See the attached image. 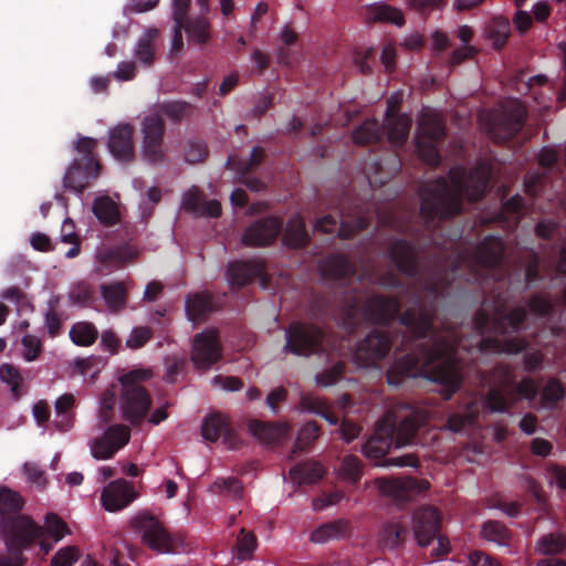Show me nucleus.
<instances>
[{
	"label": "nucleus",
	"mask_w": 566,
	"mask_h": 566,
	"mask_svg": "<svg viewBox=\"0 0 566 566\" xmlns=\"http://www.w3.org/2000/svg\"><path fill=\"white\" fill-rule=\"evenodd\" d=\"M489 178L490 168L485 164L470 171L451 169L449 180H434L423 187L420 214L428 223L458 214L463 197L469 201H478L483 197Z\"/></svg>",
	"instance_id": "obj_1"
},
{
	"label": "nucleus",
	"mask_w": 566,
	"mask_h": 566,
	"mask_svg": "<svg viewBox=\"0 0 566 566\" xmlns=\"http://www.w3.org/2000/svg\"><path fill=\"white\" fill-rule=\"evenodd\" d=\"M459 343L458 333L447 328L432 336L430 348H422L420 357L407 356L405 364L411 376L418 374L443 386L441 395L444 400L460 388L462 381L461 367L454 357Z\"/></svg>",
	"instance_id": "obj_2"
},
{
	"label": "nucleus",
	"mask_w": 566,
	"mask_h": 566,
	"mask_svg": "<svg viewBox=\"0 0 566 566\" xmlns=\"http://www.w3.org/2000/svg\"><path fill=\"white\" fill-rule=\"evenodd\" d=\"M24 500L19 492L0 486V535L7 547V553L0 555V566H23L28 549L43 531L33 520L20 514Z\"/></svg>",
	"instance_id": "obj_3"
},
{
	"label": "nucleus",
	"mask_w": 566,
	"mask_h": 566,
	"mask_svg": "<svg viewBox=\"0 0 566 566\" xmlns=\"http://www.w3.org/2000/svg\"><path fill=\"white\" fill-rule=\"evenodd\" d=\"M97 140L92 137H80L74 149L81 155L70 164L63 177L65 189L83 193L99 175L102 166L96 155Z\"/></svg>",
	"instance_id": "obj_4"
},
{
	"label": "nucleus",
	"mask_w": 566,
	"mask_h": 566,
	"mask_svg": "<svg viewBox=\"0 0 566 566\" xmlns=\"http://www.w3.org/2000/svg\"><path fill=\"white\" fill-rule=\"evenodd\" d=\"M147 375L143 370H132L119 377L120 410L123 418L133 426L140 424L151 407V397L142 385Z\"/></svg>",
	"instance_id": "obj_5"
},
{
	"label": "nucleus",
	"mask_w": 566,
	"mask_h": 566,
	"mask_svg": "<svg viewBox=\"0 0 566 566\" xmlns=\"http://www.w3.org/2000/svg\"><path fill=\"white\" fill-rule=\"evenodd\" d=\"M526 108L517 99L507 101L493 111L480 116L482 125L489 136L496 143L507 140L515 136L523 127L526 118Z\"/></svg>",
	"instance_id": "obj_6"
},
{
	"label": "nucleus",
	"mask_w": 566,
	"mask_h": 566,
	"mask_svg": "<svg viewBox=\"0 0 566 566\" xmlns=\"http://www.w3.org/2000/svg\"><path fill=\"white\" fill-rule=\"evenodd\" d=\"M426 420L423 411L400 405L388 410L379 421L384 427L388 426L395 448L399 449L413 443L419 428Z\"/></svg>",
	"instance_id": "obj_7"
},
{
	"label": "nucleus",
	"mask_w": 566,
	"mask_h": 566,
	"mask_svg": "<svg viewBox=\"0 0 566 566\" xmlns=\"http://www.w3.org/2000/svg\"><path fill=\"white\" fill-rule=\"evenodd\" d=\"M446 136V123L434 111L426 109L419 117L416 129V144L418 154L430 166H437L440 156L438 144Z\"/></svg>",
	"instance_id": "obj_8"
},
{
	"label": "nucleus",
	"mask_w": 566,
	"mask_h": 566,
	"mask_svg": "<svg viewBox=\"0 0 566 566\" xmlns=\"http://www.w3.org/2000/svg\"><path fill=\"white\" fill-rule=\"evenodd\" d=\"M525 317L526 311L523 307L506 313L503 304H491L489 301H484L475 315L474 326L481 334L494 332L505 335L516 332Z\"/></svg>",
	"instance_id": "obj_9"
},
{
	"label": "nucleus",
	"mask_w": 566,
	"mask_h": 566,
	"mask_svg": "<svg viewBox=\"0 0 566 566\" xmlns=\"http://www.w3.org/2000/svg\"><path fill=\"white\" fill-rule=\"evenodd\" d=\"M142 145L140 156L149 165H161L167 160L164 144L166 124L158 113H150L140 123Z\"/></svg>",
	"instance_id": "obj_10"
},
{
	"label": "nucleus",
	"mask_w": 566,
	"mask_h": 566,
	"mask_svg": "<svg viewBox=\"0 0 566 566\" xmlns=\"http://www.w3.org/2000/svg\"><path fill=\"white\" fill-rule=\"evenodd\" d=\"M325 332L313 323L293 322L286 329L285 353L310 356L324 353Z\"/></svg>",
	"instance_id": "obj_11"
},
{
	"label": "nucleus",
	"mask_w": 566,
	"mask_h": 566,
	"mask_svg": "<svg viewBox=\"0 0 566 566\" xmlns=\"http://www.w3.org/2000/svg\"><path fill=\"white\" fill-rule=\"evenodd\" d=\"M490 384L492 387L485 399V406L491 411H507L516 401L513 369L505 365L494 367Z\"/></svg>",
	"instance_id": "obj_12"
},
{
	"label": "nucleus",
	"mask_w": 566,
	"mask_h": 566,
	"mask_svg": "<svg viewBox=\"0 0 566 566\" xmlns=\"http://www.w3.org/2000/svg\"><path fill=\"white\" fill-rule=\"evenodd\" d=\"M133 528L140 533L142 543L158 553H172L175 539L163 523L149 512H140L132 520Z\"/></svg>",
	"instance_id": "obj_13"
},
{
	"label": "nucleus",
	"mask_w": 566,
	"mask_h": 566,
	"mask_svg": "<svg viewBox=\"0 0 566 566\" xmlns=\"http://www.w3.org/2000/svg\"><path fill=\"white\" fill-rule=\"evenodd\" d=\"M384 496L391 497L397 502L409 501L416 495L426 492L430 484L427 480H418L412 476L402 478H377L369 482Z\"/></svg>",
	"instance_id": "obj_14"
},
{
	"label": "nucleus",
	"mask_w": 566,
	"mask_h": 566,
	"mask_svg": "<svg viewBox=\"0 0 566 566\" xmlns=\"http://www.w3.org/2000/svg\"><path fill=\"white\" fill-rule=\"evenodd\" d=\"M222 357V348L217 329L207 328L193 336L191 360L197 368L209 369Z\"/></svg>",
	"instance_id": "obj_15"
},
{
	"label": "nucleus",
	"mask_w": 566,
	"mask_h": 566,
	"mask_svg": "<svg viewBox=\"0 0 566 566\" xmlns=\"http://www.w3.org/2000/svg\"><path fill=\"white\" fill-rule=\"evenodd\" d=\"M282 231L283 220L280 217H263L243 231L241 242L245 247H268L276 241Z\"/></svg>",
	"instance_id": "obj_16"
},
{
	"label": "nucleus",
	"mask_w": 566,
	"mask_h": 566,
	"mask_svg": "<svg viewBox=\"0 0 566 566\" xmlns=\"http://www.w3.org/2000/svg\"><path fill=\"white\" fill-rule=\"evenodd\" d=\"M107 147L112 156L122 163H130L135 158L134 127L123 123L111 128Z\"/></svg>",
	"instance_id": "obj_17"
},
{
	"label": "nucleus",
	"mask_w": 566,
	"mask_h": 566,
	"mask_svg": "<svg viewBox=\"0 0 566 566\" xmlns=\"http://www.w3.org/2000/svg\"><path fill=\"white\" fill-rule=\"evenodd\" d=\"M201 434L205 440L210 442L222 439L223 444L229 449H237L240 444V439L232 429L229 419L221 413L210 415L203 420Z\"/></svg>",
	"instance_id": "obj_18"
},
{
	"label": "nucleus",
	"mask_w": 566,
	"mask_h": 566,
	"mask_svg": "<svg viewBox=\"0 0 566 566\" xmlns=\"http://www.w3.org/2000/svg\"><path fill=\"white\" fill-rule=\"evenodd\" d=\"M441 526V517L437 509L423 506L413 514V533L417 543L426 547L432 543Z\"/></svg>",
	"instance_id": "obj_19"
},
{
	"label": "nucleus",
	"mask_w": 566,
	"mask_h": 566,
	"mask_svg": "<svg viewBox=\"0 0 566 566\" xmlns=\"http://www.w3.org/2000/svg\"><path fill=\"white\" fill-rule=\"evenodd\" d=\"M136 497L134 485L124 479H118L103 489L101 502L106 511L117 512L128 506Z\"/></svg>",
	"instance_id": "obj_20"
},
{
	"label": "nucleus",
	"mask_w": 566,
	"mask_h": 566,
	"mask_svg": "<svg viewBox=\"0 0 566 566\" xmlns=\"http://www.w3.org/2000/svg\"><path fill=\"white\" fill-rule=\"evenodd\" d=\"M503 251L504 247L502 241L497 238L489 237L480 243L474 255L463 253L460 258L469 268H473L475 264L491 268L495 266L501 261Z\"/></svg>",
	"instance_id": "obj_21"
},
{
	"label": "nucleus",
	"mask_w": 566,
	"mask_h": 566,
	"mask_svg": "<svg viewBox=\"0 0 566 566\" xmlns=\"http://www.w3.org/2000/svg\"><path fill=\"white\" fill-rule=\"evenodd\" d=\"M264 265L258 260L234 261L227 270L229 283L232 287H243L255 277L262 275Z\"/></svg>",
	"instance_id": "obj_22"
},
{
	"label": "nucleus",
	"mask_w": 566,
	"mask_h": 566,
	"mask_svg": "<svg viewBox=\"0 0 566 566\" xmlns=\"http://www.w3.org/2000/svg\"><path fill=\"white\" fill-rule=\"evenodd\" d=\"M400 308L399 301L386 296H373L365 306V315L376 323H387L392 319Z\"/></svg>",
	"instance_id": "obj_23"
},
{
	"label": "nucleus",
	"mask_w": 566,
	"mask_h": 566,
	"mask_svg": "<svg viewBox=\"0 0 566 566\" xmlns=\"http://www.w3.org/2000/svg\"><path fill=\"white\" fill-rule=\"evenodd\" d=\"M392 446L394 437L389 436L388 426L384 427L378 420L373 436L363 446V453L369 459L378 460L385 457Z\"/></svg>",
	"instance_id": "obj_24"
},
{
	"label": "nucleus",
	"mask_w": 566,
	"mask_h": 566,
	"mask_svg": "<svg viewBox=\"0 0 566 566\" xmlns=\"http://www.w3.org/2000/svg\"><path fill=\"white\" fill-rule=\"evenodd\" d=\"M361 14L367 23H394L397 27L405 24V17L401 10L382 2L364 7Z\"/></svg>",
	"instance_id": "obj_25"
},
{
	"label": "nucleus",
	"mask_w": 566,
	"mask_h": 566,
	"mask_svg": "<svg viewBox=\"0 0 566 566\" xmlns=\"http://www.w3.org/2000/svg\"><path fill=\"white\" fill-rule=\"evenodd\" d=\"M214 311H217V305L208 292H198L187 297L186 314L191 322L200 323Z\"/></svg>",
	"instance_id": "obj_26"
},
{
	"label": "nucleus",
	"mask_w": 566,
	"mask_h": 566,
	"mask_svg": "<svg viewBox=\"0 0 566 566\" xmlns=\"http://www.w3.org/2000/svg\"><path fill=\"white\" fill-rule=\"evenodd\" d=\"M325 473L324 467L314 460L298 462L290 469V478L297 485L315 484L324 478Z\"/></svg>",
	"instance_id": "obj_27"
},
{
	"label": "nucleus",
	"mask_w": 566,
	"mask_h": 566,
	"mask_svg": "<svg viewBox=\"0 0 566 566\" xmlns=\"http://www.w3.org/2000/svg\"><path fill=\"white\" fill-rule=\"evenodd\" d=\"M138 255L137 249L128 243L114 248H102L96 252V260L105 265L122 266L134 261Z\"/></svg>",
	"instance_id": "obj_28"
},
{
	"label": "nucleus",
	"mask_w": 566,
	"mask_h": 566,
	"mask_svg": "<svg viewBox=\"0 0 566 566\" xmlns=\"http://www.w3.org/2000/svg\"><path fill=\"white\" fill-rule=\"evenodd\" d=\"M282 241L291 249H300L308 244L310 237L301 214H295L287 221Z\"/></svg>",
	"instance_id": "obj_29"
},
{
	"label": "nucleus",
	"mask_w": 566,
	"mask_h": 566,
	"mask_svg": "<svg viewBox=\"0 0 566 566\" xmlns=\"http://www.w3.org/2000/svg\"><path fill=\"white\" fill-rule=\"evenodd\" d=\"M411 118L407 114L386 117L385 129L390 144L401 146L406 143L411 128Z\"/></svg>",
	"instance_id": "obj_30"
},
{
	"label": "nucleus",
	"mask_w": 566,
	"mask_h": 566,
	"mask_svg": "<svg viewBox=\"0 0 566 566\" xmlns=\"http://www.w3.org/2000/svg\"><path fill=\"white\" fill-rule=\"evenodd\" d=\"M391 340L382 332L370 333L356 350V359L361 353H366L370 359L382 358L390 349Z\"/></svg>",
	"instance_id": "obj_31"
},
{
	"label": "nucleus",
	"mask_w": 566,
	"mask_h": 566,
	"mask_svg": "<svg viewBox=\"0 0 566 566\" xmlns=\"http://www.w3.org/2000/svg\"><path fill=\"white\" fill-rule=\"evenodd\" d=\"M390 256L399 271L412 275L417 269V256L413 248L405 241L391 244Z\"/></svg>",
	"instance_id": "obj_32"
},
{
	"label": "nucleus",
	"mask_w": 566,
	"mask_h": 566,
	"mask_svg": "<svg viewBox=\"0 0 566 566\" xmlns=\"http://www.w3.org/2000/svg\"><path fill=\"white\" fill-rule=\"evenodd\" d=\"M99 290L109 311L117 313L126 307L128 291L124 282L105 283Z\"/></svg>",
	"instance_id": "obj_33"
},
{
	"label": "nucleus",
	"mask_w": 566,
	"mask_h": 566,
	"mask_svg": "<svg viewBox=\"0 0 566 566\" xmlns=\"http://www.w3.org/2000/svg\"><path fill=\"white\" fill-rule=\"evenodd\" d=\"M432 313L426 308L416 312L415 308H408L401 316L400 322L408 327L417 337L424 336L431 324Z\"/></svg>",
	"instance_id": "obj_34"
},
{
	"label": "nucleus",
	"mask_w": 566,
	"mask_h": 566,
	"mask_svg": "<svg viewBox=\"0 0 566 566\" xmlns=\"http://www.w3.org/2000/svg\"><path fill=\"white\" fill-rule=\"evenodd\" d=\"M565 548L566 537L559 531L541 535L534 545L535 553L543 556L562 554Z\"/></svg>",
	"instance_id": "obj_35"
},
{
	"label": "nucleus",
	"mask_w": 566,
	"mask_h": 566,
	"mask_svg": "<svg viewBox=\"0 0 566 566\" xmlns=\"http://www.w3.org/2000/svg\"><path fill=\"white\" fill-rule=\"evenodd\" d=\"M319 270L325 279L342 280L350 273V263L344 255L333 254L321 262Z\"/></svg>",
	"instance_id": "obj_36"
},
{
	"label": "nucleus",
	"mask_w": 566,
	"mask_h": 566,
	"mask_svg": "<svg viewBox=\"0 0 566 566\" xmlns=\"http://www.w3.org/2000/svg\"><path fill=\"white\" fill-rule=\"evenodd\" d=\"M94 216L106 227L115 226L119 221V210L114 200L109 197H98L92 207Z\"/></svg>",
	"instance_id": "obj_37"
},
{
	"label": "nucleus",
	"mask_w": 566,
	"mask_h": 566,
	"mask_svg": "<svg viewBox=\"0 0 566 566\" xmlns=\"http://www.w3.org/2000/svg\"><path fill=\"white\" fill-rule=\"evenodd\" d=\"M158 35L157 29H147L137 42L135 56L146 66H150L155 60V45Z\"/></svg>",
	"instance_id": "obj_38"
},
{
	"label": "nucleus",
	"mask_w": 566,
	"mask_h": 566,
	"mask_svg": "<svg viewBox=\"0 0 566 566\" xmlns=\"http://www.w3.org/2000/svg\"><path fill=\"white\" fill-rule=\"evenodd\" d=\"M527 342L524 338H512L505 342H501L496 338H484L480 342L481 352H494V353H506L517 354L525 349Z\"/></svg>",
	"instance_id": "obj_39"
},
{
	"label": "nucleus",
	"mask_w": 566,
	"mask_h": 566,
	"mask_svg": "<svg viewBox=\"0 0 566 566\" xmlns=\"http://www.w3.org/2000/svg\"><path fill=\"white\" fill-rule=\"evenodd\" d=\"M300 406L302 410L323 417L331 424L338 422V417L331 410L328 403L314 395H302Z\"/></svg>",
	"instance_id": "obj_40"
},
{
	"label": "nucleus",
	"mask_w": 566,
	"mask_h": 566,
	"mask_svg": "<svg viewBox=\"0 0 566 566\" xmlns=\"http://www.w3.org/2000/svg\"><path fill=\"white\" fill-rule=\"evenodd\" d=\"M347 528L348 523L340 520L325 523L319 525L311 533L310 541L315 544H323L329 539L343 536Z\"/></svg>",
	"instance_id": "obj_41"
},
{
	"label": "nucleus",
	"mask_w": 566,
	"mask_h": 566,
	"mask_svg": "<svg viewBox=\"0 0 566 566\" xmlns=\"http://www.w3.org/2000/svg\"><path fill=\"white\" fill-rule=\"evenodd\" d=\"M481 536L485 541L507 546L512 538L511 531L499 521H488L481 526Z\"/></svg>",
	"instance_id": "obj_42"
},
{
	"label": "nucleus",
	"mask_w": 566,
	"mask_h": 566,
	"mask_svg": "<svg viewBox=\"0 0 566 566\" xmlns=\"http://www.w3.org/2000/svg\"><path fill=\"white\" fill-rule=\"evenodd\" d=\"M98 337V331L91 322L75 323L70 329V338L77 346H91Z\"/></svg>",
	"instance_id": "obj_43"
},
{
	"label": "nucleus",
	"mask_w": 566,
	"mask_h": 566,
	"mask_svg": "<svg viewBox=\"0 0 566 566\" xmlns=\"http://www.w3.org/2000/svg\"><path fill=\"white\" fill-rule=\"evenodd\" d=\"M485 34L494 49H502L510 35L509 21L504 18L493 19L485 28Z\"/></svg>",
	"instance_id": "obj_44"
},
{
	"label": "nucleus",
	"mask_w": 566,
	"mask_h": 566,
	"mask_svg": "<svg viewBox=\"0 0 566 566\" xmlns=\"http://www.w3.org/2000/svg\"><path fill=\"white\" fill-rule=\"evenodd\" d=\"M158 109L161 114L167 116L175 123L181 122L192 114V104L185 101H169L158 105Z\"/></svg>",
	"instance_id": "obj_45"
},
{
	"label": "nucleus",
	"mask_w": 566,
	"mask_h": 566,
	"mask_svg": "<svg viewBox=\"0 0 566 566\" xmlns=\"http://www.w3.org/2000/svg\"><path fill=\"white\" fill-rule=\"evenodd\" d=\"M0 379L6 382L11 390L12 397L18 400L22 396L23 378L17 367L11 364H2L0 366Z\"/></svg>",
	"instance_id": "obj_46"
},
{
	"label": "nucleus",
	"mask_w": 566,
	"mask_h": 566,
	"mask_svg": "<svg viewBox=\"0 0 566 566\" xmlns=\"http://www.w3.org/2000/svg\"><path fill=\"white\" fill-rule=\"evenodd\" d=\"M44 533L50 535L54 542L61 541L66 534L70 533L67 524L55 513H48L44 518V525L40 526Z\"/></svg>",
	"instance_id": "obj_47"
},
{
	"label": "nucleus",
	"mask_w": 566,
	"mask_h": 566,
	"mask_svg": "<svg viewBox=\"0 0 566 566\" xmlns=\"http://www.w3.org/2000/svg\"><path fill=\"white\" fill-rule=\"evenodd\" d=\"M405 527L398 521H392L384 525L380 533V543L384 547L394 549L402 542Z\"/></svg>",
	"instance_id": "obj_48"
},
{
	"label": "nucleus",
	"mask_w": 566,
	"mask_h": 566,
	"mask_svg": "<svg viewBox=\"0 0 566 566\" xmlns=\"http://www.w3.org/2000/svg\"><path fill=\"white\" fill-rule=\"evenodd\" d=\"M319 427L315 421L306 422L300 430L293 453L306 451L312 443L318 438Z\"/></svg>",
	"instance_id": "obj_49"
},
{
	"label": "nucleus",
	"mask_w": 566,
	"mask_h": 566,
	"mask_svg": "<svg viewBox=\"0 0 566 566\" xmlns=\"http://www.w3.org/2000/svg\"><path fill=\"white\" fill-rule=\"evenodd\" d=\"M185 30L189 38L199 44L206 43L210 38L209 22L202 17L187 20L185 22Z\"/></svg>",
	"instance_id": "obj_50"
},
{
	"label": "nucleus",
	"mask_w": 566,
	"mask_h": 566,
	"mask_svg": "<svg viewBox=\"0 0 566 566\" xmlns=\"http://www.w3.org/2000/svg\"><path fill=\"white\" fill-rule=\"evenodd\" d=\"M251 430L261 440L272 443L279 440L285 433V427L274 423L255 421L251 424Z\"/></svg>",
	"instance_id": "obj_51"
},
{
	"label": "nucleus",
	"mask_w": 566,
	"mask_h": 566,
	"mask_svg": "<svg viewBox=\"0 0 566 566\" xmlns=\"http://www.w3.org/2000/svg\"><path fill=\"white\" fill-rule=\"evenodd\" d=\"M315 229L325 233H334L337 231L338 234L343 237H352L354 233L353 227L346 222H342L339 227L338 219L331 214L318 219L315 224Z\"/></svg>",
	"instance_id": "obj_52"
},
{
	"label": "nucleus",
	"mask_w": 566,
	"mask_h": 566,
	"mask_svg": "<svg viewBox=\"0 0 566 566\" xmlns=\"http://www.w3.org/2000/svg\"><path fill=\"white\" fill-rule=\"evenodd\" d=\"M75 402L72 394H64L55 401V412L57 417H62V421L56 423L60 430L66 431L71 427L69 411L73 408Z\"/></svg>",
	"instance_id": "obj_53"
},
{
	"label": "nucleus",
	"mask_w": 566,
	"mask_h": 566,
	"mask_svg": "<svg viewBox=\"0 0 566 566\" xmlns=\"http://www.w3.org/2000/svg\"><path fill=\"white\" fill-rule=\"evenodd\" d=\"M103 437L118 451L128 443L130 430L125 424H113L105 430Z\"/></svg>",
	"instance_id": "obj_54"
},
{
	"label": "nucleus",
	"mask_w": 566,
	"mask_h": 566,
	"mask_svg": "<svg viewBox=\"0 0 566 566\" xmlns=\"http://www.w3.org/2000/svg\"><path fill=\"white\" fill-rule=\"evenodd\" d=\"M256 548V537L253 533L241 528L237 537L238 557L241 560L251 558Z\"/></svg>",
	"instance_id": "obj_55"
},
{
	"label": "nucleus",
	"mask_w": 566,
	"mask_h": 566,
	"mask_svg": "<svg viewBox=\"0 0 566 566\" xmlns=\"http://www.w3.org/2000/svg\"><path fill=\"white\" fill-rule=\"evenodd\" d=\"M207 144L198 138L188 140L185 149V160L189 164L202 163L208 156Z\"/></svg>",
	"instance_id": "obj_56"
},
{
	"label": "nucleus",
	"mask_w": 566,
	"mask_h": 566,
	"mask_svg": "<svg viewBox=\"0 0 566 566\" xmlns=\"http://www.w3.org/2000/svg\"><path fill=\"white\" fill-rule=\"evenodd\" d=\"M213 488L222 494H226L232 499H241L243 494L242 482L233 476L226 479H218L213 483Z\"/></svg>",
	"instance_id": "obj_57"
},
{
	"label": "nucleus",
	"mask_w": 566,
	"mask_h": 566,
	"mask_svg": "<svg viewBox=\"0 0 566 566\" xmlns=\"http://www.w3.org/2000/svg\"><path fill=\"white\" fill-rule=\"evenodd\" d=\"M71 301L80 306H92L96 300L93 287L85 283H80L73 287L70 293Z\"/></svg>",
	"instance_id": "obj_58"
},
{
	"label": "nucleus",
	"mask_w": 566,
	"mask_h": 566,
	"mask_svg": "<svg viewBox=\"0 0 566 566\" xmlns=\"http://www.w3.org/2000/svg\"><path fill=\"white\" fill-rule=\"evenodd\" d=\"M379 136L378 123L376 120H366L356 128V145L377 142Z\"/></svg>",
	"instance_id": "obj_59"
},
{
	"label": "nucleus",
	"mask_w": 566,
	"mask_h": 566,
	"mask_svg": "<svg viewBox=\"0 0 566 566\" xmlns=\"http://www.w3.org/2000/svg\"><path fill=\"white\" fill-rule=\"evenodd\" d=\"M80 549L76 546L60 548L51 558V566H73L80 558Z\"/></svg>",
	"instance_id": "obj_60"
},
{
	"label": "nucleus",
	"mask_w": 566,
	"mask_h": 566,
	"mask_svg": "<svg viewBox=\"0 0 566 566\" xmlns=\"http://www.w3.org/2000/svg\"><path fill=\"white\" fill-rule=\"evenodd\" d=\"M565 396V390L562 384L556 379H551L542 390V401L545 406H553L562 400Z\"/></svg>",
	"instance_id": "obj_61"
},
{
	"label": "nucleus",
	"mask_w": 566,
	"mask_h": 566,
	"mask_svg": "<svg viewBox=\"0 0 566 566\" xmlns=\"http://www.w3.org/2000/svg\"><path fill=\"white\" fill-rule=\"evenodd\" d=\"M476 419V412L469 406L464 413H453L448 418V429L460 432L467 426L472 424Z\"/></svg>",
	"instance_id": "obj_62"
},
{
	"label": "nucleus",
	"mask_w": 566,
	"mask_h": 566,
	"mask_svg": "<svg viewBox=\"0 0 566 566\" xmlns=\"http://www.w3.org/2000/svg\"><path fill=\"white\" fill-rule=\"evenodd\" d=\"M153 337V331L146 326L134 327L126 340V346L132 349L143 347Z\"/></svg>",
	"instance_id": "obj_63"
},
{
	"label": "nucleus",
	"mask_w": 566,
	"mask_h": 566,
	"mask_svg": "<svg viewBox=\"0 0 566 566\" xmlns=\"http://www.w3.org/2000/svg\"><path fill=\"white\" fill-rule=\"evenodd\" d=\"M21 344L23 346V358L27 361H33L39 357L42 350V343L36 336L24 335Z\"/></svg>",
	"instance_id": "obj_64"
}]
</instances>
